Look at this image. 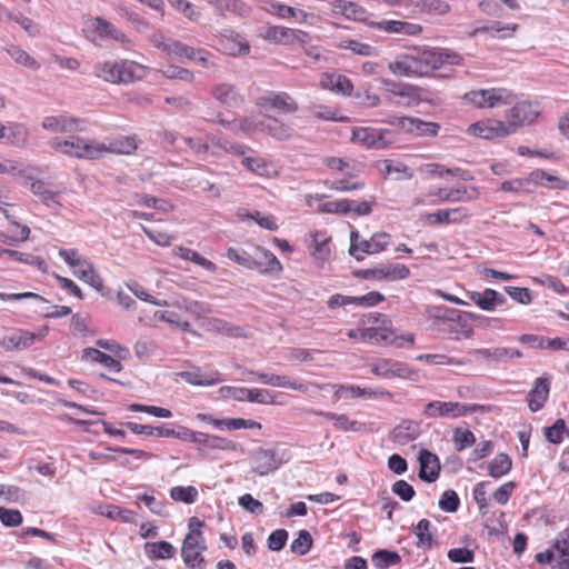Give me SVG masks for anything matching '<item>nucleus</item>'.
Returning a JSON list of instances; mask_svg holds the SVG:
<instances>
[{"mask_svg": "<svg viewBox=\"0 0 569 569\" xmlns=\"http://www.w3.org/2000/svg\"><path fill=\"white\" fill-rule=\"evenodd\" d=\"M252 461L254 463L252 471L259 476H267L282 465L276 450L264 448H258L252 452Z\"/></svg>", "mask_w": 569, "mask_h": 569, "instance_id": "obj_11", "label": "nucleus"}, {"mask_svg": "<svg viewBox=\"0 0 569 569\" xmlns=\"http://www.w3.org/2000/svg\"><path fill=\"white\" fill-rule=\"evenodd\" d=\"M170 497L174 501H181L183 503L191 505L198 498V490L193 486H177L170 489Z\"/></svg>", "mask_w": 569, "mask_h": 569, "instance_id": "obj_52", "label": "nucleus"}, {"mask_svg": "<svg viewBox=\"0 0 569 569\" xmlns=\"http://www.w3.org/2000/svg\"><path fill=\"white\" fill-rule=\"evenodd\" d=\"M223 396H228L238 401H250L258 403H273L274 397L266 389H249L244 387L224 386L220 389Z\"/></svg>", "mask_w": 569, "mask_h": 569, "instance_id": "obj_9", "label": "nucleus"}, {"mask_svg": "<svg viewBox=\"0 0 569 569\" xmlns=\"http://www.w3.org/2000/svg\"><path fill=\"white\" fill-rule=\"evenodd\" d=\"M512 468V460L507 453H498L489 463H488V473L492 478H500L507 473Z\"/></svg>", "mask_w": 569, "mask_h": 569, "instance_id": "obj_36", "label": "nucleus"}, {"mask_svg": "<svg viewBox=\"0 0 569 569\" xmlns=\"http://www.w3.org/2000/svg\"><path fill=\"white\" fill-rule=\"evenodd\" d=\"M518 29V24L516 23H506L493 22L490 26H481L475 29L473 33H490L492 38L506 39L513 34V32Z\"/></svg>", "mask_w": 569, "mask_h": 569, "instance_id": "obj_32", "label": "nucleus"}, {"mask_svg": "<svg viewBox=\"0 0 569 569\" xmlns=\"http://www.w3.org/2000/svg\"><path fill=\"white\" fill-rule=\"evenodd\" d=\"M431 523L427 519H421L413 529L418 538V543L430 547L432 545V535L429 532Z\"/></svg>", "mask_w": 569, "mask_h": 569, "instance_id": "obj_63", "label": "nucleus"}, {"mask_svg": "<svg viewBox=\"0 0 569 569\" xmlns=\"http://www.w3.org/2000/svg\"><path fill=\"white\" fill-rule=\"evenodd\" d=\"M417 8L423 13L443 16L450 11L449 3L442 0H419Z\"/></svg>", "mask_w": 569, "mask_h": 569, "instance_id": "obj_49", "label": "nucleus"}, {"mask_svg": "<svg viewBox=\"0 0 569 569\" xmlns=\"http://www.w3.org/2000/svg\"><path fill=\"white\" fill-rule=\"evenodd\" d=\"M459 505L460 499L455 490H446L439 500V508L446 512H456Z\"/></svg>", "mask_w": 569, "mask_h": 569, "instance_id": "obj_62", "label": "nucleus"}, {"mask_svg": "<svg viewBox=\"0 0 569 569\" xmlns=\"http://www.w3.org/2000/svg\"><path fill=\"white\" fill-rule=\"evenodd\" d=\"M178 376L182 380H184L186 382H188L192 386H201V387L214 386V385L223 381V379L220 377L219 373H216V377H203L201 375V371L199 368H197L196 370H192V371H181L178 373Z\"/></svg>", "mask_w": 569, "mask_h": 569, "instance_id": "obj_34", "label": "nucleus"}, {"mask_svg": "<svg viewBox=\"0 0 569 569\" xmlns=\"http://www.w3.org/2000/svg\"><path fill=\"white\" fill-rule=\"evenodd\" d=\"M440 126L437 122H427L419 118L415 119V126L410 132H416L420 137H435L437 136Z\"/></svg>", "mask_w": 569, "mask_h": 569, "instance_id": "obj_59", "label": "nucleus"}, {"mask_svg": "<svg viewBox=\"0 0 569 569\" xmlns=\"http://www.w3.org/2000/svg\"><path fill=\"white\" fill-rule=\"evenodd\" d=\"M430 196H436L442 202H459L465 200L472 199L471 196L468 194L466 188H452V189H442L439 188L436 191L430 192Z\"/></svg>", "mask_w": 569, "mask_h": 569, "instance_id": "obj_44", "label": "nucleus"}, {"mask_svg": "<svg viewBox=\"0 0 569 569\" xmlns=\"http://www.w3.org/2000/svg\"><path fill=\"white\" fill-rule=\"evenodd\" d=\"M401 561V557L397 551L379 549L372 555V562L378 569H387L396 566Z\"/></svg>", "mask_w": 569, "mask_h": 569, "instance_id": "obj_45", "label": "nucleus"}, {"mask_svg": "<svg viewBox=\"0 0 569 569\" xmlns=\"http://www.w3.org/2000/svg\"><path fill=\"white\" fill-rule=\"evenodd\" d=\"M550 379L539 377L535 381L533 388L528 393V407L531 412L541 410L549 398Z\"/></svg>", "mask_w": 569, "mask_h": 569, "instance_id": "obj_16", "label": "nucleus"}, {"mask_svg": "<svg viewBox=\"0 0 569 569\" xmlns=\"http://www.w3.org/2000/svg\"><path fill=\"white\" fill-rule=\"evenodd\" d=\"M82 138L79 136H72L69 139H61L59 137L52 138L49 141V144L52 149L58 152H61L69 157H74L79 159V151L81 148Z\"/></svg>", "mask_w": 569, "mask_h": 569, "instance_id": "obj_23", "label": "nucleus"}, {"mask_svg": "<svg viewBox=\"0 0 569 569\" xmlns=\"http://www.w3.org/2000/svg\"><path fill=\"white\" fill-rule=\"evenodd\" d=\"M29 130L22 123H11L8 126L6 141L9 144L14 147H24L28 142Z\"/></svg>", "mask_w": 569, "mask_h": 569, "instance_id": "obj_38", "label": "nucleus"}, {"mask_svg": "<svg viewBox=\"0 0 569 569\" xmlns=\"http://www.w3.org/2000/svg\"><path fill=\"white\" fill-rule=\"evenodd\" d=\"M335 396L338 398L345 399H353L358 397H372L376 396L377 392H373L371 388H360L359 386H343V385H335Z\"/></svg>", "mask_w": 569, "mask_h": 569, "instance_id": "obj_41", "label": "nucleus"}, {"mask_svg": "<svg viewBox=\"0 0 569 569\" xmlns=\"http://www.w3.org/2000/svg\"><path fill=\"white\" fill-rule=\"evenodd\" d=\"M93 73L111 83H129L134 78L133 64L129 61H104L94 64Z\"/></svg>", "mask_w": 569, "mask_h": 569, "instance_id": "obj_4", "label": "nucleus"}, {"mask_svg": "<svg viewBox=\"0 0 569 569\" xmlns=\"http://www.w3.org/2000/svg\"><path fill=\"white\" fill-rule=\"evenodd\" d=\"M355 201L341 199L337 201H328L319 206V211L325 213L347 214L351 212Z\"/></svg>", "mask_w": 569, "mask_h": 569, "instance_id": "obj_55", "label": "nucleus"}, {"mask_svg": "<svg viewBox=\"0 0 569 569\" xmlns=\"http://www.w3.org/2000/svg\"><path fill=\"white\" fill-rule=\"evenodd\" d=\"M553 548L558 552L559 559L553 565L555 569H569V530L558 535Z\"/></svg>", "mask_w": 569, "mask_h": 569, "instance_id": "obj_31", "label": "nucleus"}, {"mask_svg": "<svg viewBox=\"0 0 569 569\" xmlns=\"http://www.w3.org/2000/svg\"><path fill=\"white\" fill-rule=\"evenodd\" d=\"M241 164L248 170L261 177H271L276 173L270 163L261 157H244Z\"/></svg>", "mask_w": 569, "mask_h": 569, "instance_id": "obj_40", "label": "nucleus"}, {"mask_svg": "<svg viewBox=\"0 0 569 569\" xmlns=\"http://www.w3.org/2000/svg\"><path fill=\"white\" fill-rule=\"evenodd\" d=\"M6 51L17 63L23 67L31 70H38L40 68V63L20 47L10 46Z\"/></svg>", "mask_w": 569, "mask_h": 569, "instance_id": "obj_46", "label": "nucleus"}, {"mask_svg": "<svg viewBox=\"0 0 569 569\" xmlns=\"http://www.w3.org/2000/svg\"><path fill=\"white\" fill-rule=\"evenodd\" d=\"M333 426L337 430L342 431H362L366 429V425L356 420H350L347 415H338L333 421Z\"/></svg>", "mask_w": 569, "mask_h": 569, "instance_id": "obj_60", "label": "nucleus"}, {"mask_svg": "<svg viewBox=\"0 0 569 569\" xmlns=\"http://www.w3.org/2000/svg\"><path fill=\"white\" fill-rule=\"evenodd\" d=\"M312 249V254L317 260L326 261L330 254L329 239L322 232H315L309 246Z\"/></svg>", "mask_w": 569, "mask_h": 569, "instance_id": "obj_43", "label": "nucleus"}, {"mask_svg": "<svg viewBox=\"0 0 569 569\" xmlns=\"http://www.w3.org/2000/svg\"><path fill=\"white\" fill-rule=\"evenodd\" d=\"M312 543L313 540L310 532L302 529L298 532V537L291 542L290 549L298 556H305L311 550Z\"/></svg>", "mask_w": 569, "mask_h": 569, "instance_id": "obj_50", "label": "nucleus"}, {"mask_svg": "<svg viewBox=\"0 0 569 569\" xmlns=\"http://www.w3.org/2000/svg\"><path fill=\"white\" fill-rule=\"evenodd\" d=\"M256 252L250 269H257L261 273L268 274H279L282 271V264L271 251L257 247Z\"/></svg>", "mask_w": 569, "mask_h": 569, "instance_id": "obj_14", "label": "nucleus"}, {"mask_svg": "<svg viewBox=\"0 0 569 569\" xmlns=\"http://www.w3.org/2000/svg\"><path fill=\"white\" fill-rule=\"evenodd\" d=\"M529 182H533L536 184H547L550 183V188L566 190L569 188V181L563 180L557 176L550 174L542 169H536L531 171L528 176Z\"/></svg>", "mask_w": 569, "mask_h": 569, "instance_id": "obj_29", "label": "nucleus"}, {"mask_svg": "<svg viewBox=\"0 0 569 569\" xmlns=\"http://www.w3.org/2000/svg\"><path fill=\"white\" fill-rule=\"evenodd\" d=\"M266 101L272 107L282 112L291 113L298 110L297 102L287 92L274 93L268 97Z\"/></svg>", "mask_w": 569, "mask_h": 569, "instance_id": "obj_42", "label": "nucleus"}, {"mask_svg": "<svg viewBox=\"0 0 569 569\" xmlns=\"http://www.w3.org/2000/svg\"><path fill=\"white\" fill-rule=\"evenodd\" d=\"M351 141L367 149L381 150L392 143L391 131L371 127L353 128Z\"/></svg>", "mask_w": 569, "mask_h": 569, "instance_id": "obj_5", "label": "nucleus"}, {"mask_svg": "<svg viewBox=\"0 0 569 569\" xmlns=\"http://www.w3.org/2000/svg\"><path fill=\"white\" fill-rule=\"evenodd\" d=\"M486 406L477 403H460V402H446V401H430L425 406L423 415L428 418L463 417L471 412L486 411Z\"/></svg>", "mask_w": 569, "mask_h": 569, "instance_id": "obj_3", "label": "nucleus"}, {"mask_svg": "<svg viewBox=\"0 0 569 569\" xmlns=\"http://www.w3.org/2000/svg\"><path fill=\"white\" fill-rule=\"evenodd\" d=\"M453 443L455 448L458 451H462L476 442V437L472 431L461 428H456L453 430Z\"/></svg>", "mask_w": 569, "mask_h": 569, "instance_id": "obj_56", "label": "nucleus"}, {"mask_svg": "<svg viewBox=\"0 0 569 569\" xmlns=\"http://www.w3.org/2000/svg\"><path fill=\"white\" fill-rule=\"evenodd\" d=\"M565 433L569 436V431L563 419H557L552 426L543 429L546 439L553 445L561 443Z\"/></svg>", "mask_w": 569, "mask_h": 569, "instance_id": "obj_51", "label": "nucleus"}, {"mask_svg": "<svg viewBox=\"0 0 569 569\" xmlns=\"http://www.w3.org/2000/svg\"><path fill=\"white\" fill-rule=\"evenodd\" d=\"M212 96L222 104L228 107L237 106L239 94L234 86L229 83H220L212 89Z\"/></svg>", "mask_w": 569, "mask_h": 569, "instance_id": "obj_35", "label": "nucleus"}, {"mask_svg": "<svg viewBox=\"0 0 569 569\" xmlns=\"http://www.w3.org/2000/svg\"><path fill=\"white\" fill-rule=\"evenodd\" d=\"M181 557L187 567L192 569H204V558L197 549L190 547L181 548Z\"/></svg>", "mask_w": 569, "mask_h": 569, "instance_id": "obj_57", "label": "nucleus"}, {"mask_svg": "<svg viewBox=\"0 0 569 569\" xmlns=\"http://www.w3.org/2000/svg\"><path fill=\"white\" fill-rule=\"evenodd\" d=\"M137 149L134 137H123L114 139L107 146V152H116L121 154H130Z\"/></svg>", "mask_w": 569, "mask_h": 569, "instance_id": "obj_54", "label": "nucleus"}, {"mask_svg": "<svg viewBox=\"0 0 569 569\" xmlns=\"http://www.w3.org/2000/svg\"><path fill=\"white\" fill-rule=\"evenodd\" d=\"M389 234L386 232H377L368 240H361L359 254H375L383 251L389 244Z\"/></svg>", "mask_w": 569, "mask_h": 569, "instance_id": "obj_28", "label": "nucleus"}, {"mask_svg": "<svg viewBox=\"0 0 569 569\" xmlns=\"http://www.w3.org/2000/svg\"><path fill=\"white\" fill-rule=\"evenodd\" d=\"M171 305L197 317H201L209 311L208 305L184 297L176 299Z\"/></svg>", "mask_w": 569, "mask_h": 569, "instance_id": "obj_47", "label": "nucleus"}, {"mask_svg": "<svg viewBox=\"0 0 569 569\" xmlns=\"http://www.w3.org/2000/svg\"><path fill=\"white\" fill-rule=\"evenodd\" d=\"M80 120L64 116H49L42 120V128L52 132H72L79 129Z\"/></svg>", "mask_w": 569, "mask_h": 569, "instance_id": "obj_21", "label": "nucleus"}, {"mask_svg": "<svg viewBox=\"0 0 569 569\" xmlns=\"http://www.w3.org/2000/svg\"><path fill=\"white\" fill-rule=\"evenodd\" d=\"M31 192L38 197L43 204L49 208L57 209L61 203L57 200L59 191H53L48 188V183L42 180H36L31 183Z\"/></svg>", "mask_w": 569, "mask_h": 569, "instance_id": "obj_24", "label": "nucleus"}, {"mask_svg": "<svg viewBox=\"0 0 569 569\" xmlns=\"http://www.w3.org/2000/svg\"><path fill=\"white\" fill-rule=\"evenodd\" d=\"M420 423L413 420H403L390 432V439L401 446L408 445L420 436Z\"/></svg>", "mask_w": 569, "mask_h": 569, "instance_id": "obj_17", "label": "nucleus"}, {"mask_svg": "<svg viewBox=\"0 0 569 569\" xmlns=\"http://www.w3.org/2000/svg\"><path fill=\"white\" fill-rule=\"evenodd\" d=\"M420 465L418 477L426 482H435L439 478L440 461L437 455L428 449H421L418 455Z\"/></svg>", "mask_w": 569, "mask_h": 569, "instance_id": "obj_13", "label": "nucleus"}, {"mask_svg": "<svg viewBox=\"0 0 569 569\" xmlns=\"http://www.w3.org/2000/svg\"><path fill=\"white\" fill-rule=\"evenodd\" d=\"M249 375L254 377L258 381H260L263 385H269L272 387L289 388V389L298 390L301 392H306L308 390L307 385L299 382L297 380H292L288 376L264 373V372H258V371H253V370H250Z\"/></svg>", "mask_w": 569, "mask_h": 569, "instance_id": "obj_15", "label": "nucleus"}, {"mask_svg": "<svg viewBox=\"0 0 569 569\" xmlns=\"http://www.w3.org/2000/svg\"><path fill=\"white\" fill-rule=\"evenodd\" d=\"M34 343L31 332L19 330L18 333L7 336L0 341V346L7 351L23 350Z\"/></svg>", "mask_w": 569, "mask_h": 569, "instance_id": "obj_22", "label": "nucleus"}, {"mask_svg": "<svg viewBox=\"0 0 569 569\" xmlns=\"http://www.w3.org/2000/svg\"><path fill=\"white\" fill-rule=\"evenodd\" d=\"M0 256H7L11 259L19 261V262L36 266L42 272H47V269H48L47 262L39 256H33L30 253H24V252H20L17 250L3 249V248H0Z\"/></svg>", "mask_w": 569, "mask_h": 569, "instance_id": "obj_33", "label": "nucleus"}, {"mask_svg": "<svg viewBox=\"0 0 569 569\" xmlns=\"http://www.w3.org/2000/svg\"><path fill=\"white\" fill-rule=\"evenodd\" d=\"M74 274L82 280L83 282L88 283L92 288H94L97 291H102L103 289V281L102 278L96 272L93 264L84 260L83 264H80L74 270Z\"/></svg>", "mask_w": 569, "mask_h": 569, "instance_id": "obj_30", "label": "nucleus"}, {"mask_svg": "<svg viewBox=\"0 0 569 569\" xmlns=\"http://www.w3.org/2000/svg\"><path fill=\"white\" fill-rule=\"evenodd\" d=\"M467 217L462 208H453L447 210H438L426 214V221L433 224L456 223Z\"/></svg>", "mask_w": 569, "mask_h": 569, "instance_id": "obj_26", "label": "nucleus"}, {"mask_svg": "<svg viewBox=\"0 0 569 569\" xmlns=\"http://www.w3.org/2000/svg\"><path fill=\"white\" fill-rule=\"evenodd\" d=\"M107 152V146L96 140H86L82 138L79 159L94 160L101 158Z\"/></svg>", "mask_w": 569, "mask_h": 569, "instance_id": "obj_39", "label": "nucleus"}, {"mask_svg": "<svg viewBox=\"0 0 569 569\" xmlns=\"http://www.w3.org/2000/svg\"><path fill=\"white\" fill-rule=\"evenodd\" d=\"M509 92L506 89H481L467 92L465 99L478 108H493L506 104Z\"/></svg>", "mask_w": 569, "mask_h": 569, "instance_id": "obj_7", "label": "nucleus"}, {"mask_svg": "<svg viewBox=\"0 0 569 569\" xmlns=\"http://www.w3.org/2000/svg\"><path fill=\"white\" fill-rule=\"evenodd\" d=\"M258 127L260 131L278 140H287L292 136V129L290 126L284 124L277 118L270 116H266L262 120H260Z\"/></svg>", "mask_w": 569, "mask_h": 569, "instance_id": "obj_18", "label": "nucleus"}, {"mask_svg": "<svg viewBox=\"0 0 569 569\" xmlns=\"http://www.w3.org/2000/svg\"><path fill=\"white\" fill-rule=\"evenodd\" d=\"M381 320V325L371 326L370 328L361 329L360 331V340L368 341L372 343L386 342L389 345H395L398 348L403 346V341L406 340L410 345L413 343V336L408 335L407 337H397L392 331V322L389 318H379Z\"/></svg>", "mask_w": 569, "mask_h": 569, "instance_id": "obj_2", "label": "nucleus"}, {"mask_svg": "<svg viewBox=\"0 0 569 569\" xmlns=\"http://www.w3.org/2000/svg\"><path fill=\"white\" fill-rule=\"evenodd\" d=\"M83 358L93 362H98L112 372H120L123 368L119 360L96 348H86L83 350Z\"/></svg>", "mask_w": 569, "mask_h": 569, "instance_id": "obj_27", "label": "nucleus"}, {"mask_svg": "<svg viewBox=\"0 0 569 569\" xmlns=\"http://www.w3.org/2000/svg\"><path fill=\"white\" fill-rule=\"evenodd\" d=\"M426 90L421 87L408 83L400 94L398 96V100L390 101L403 106V107H417L420 102L429 101V99L425 96Z\"/></svg>", "mask_w": 569, "mask_h": 569, "instance_id": "obj_20", "label": "nucleus"}, {"mask_svg": "<svg viewBox=\"0 0 569 569\" xmlns=\"http://www.w3.org/2000/svg\"><path fill=\"white\" fill-rule=\"evenodd\" d=\"M179 257L184 260L192 261L193 263L211 272L216 271L217 269V266L212 261L208 260L207 258L200 256L197 251L189 248L180 247Z\"/></svg>", "mask_w": 569, "mask_h": 569, "instance_id": "obj_53", "label": "nucleus"}, {"mask_svg": "<svg viewBox=\"0 0 569 569\" xmlns=\"http://www.w3.org/2000/svg\"><path fill=\"white\" fill-rule=\"evenodd\" d=\"M263 8L268 13L274 14L281 19L297 17V10L290 6L277 1H267Z\"/></svg>", "mask_w": 569, "mask_h": 569, "instance_id": "obj_58", "label": "nucleus"}, {"mask_svg": "<svg viewBox=\"0 0 569 569\" xmlns=\"http://www.w3.org/2000/svg\"><path fill=\"white\" fill-rule=\"evenodd\" d=\"M539 114L540 109L537 102L521 101L516 103L507 113L509 131L515 133L520 127L533 123Z\"/></svg>", "mask_w": 569, "mask_h": 569, "instance_id": "obj_6", "label": "nucleus"}, {"mask_svg": "<svg viewBox=\"0 0 569 569\" xmlns=\"http://www.w3.org/2000/svg\"><path fill=\"white\" fill-rule=\"evenodd\" d=\"M166 49L169 56L176 57L180 62L193 60L206 66L210 56L204 49H196L177 40L170 42Z\"/></svg>", "mask_w": 569, "mask_h": 569, "instance_id": "obj_12", "label": "nucleus"}, {"mask_svg": "<svg viewBox=\"0 0 569 569\" xmlns=\"http://www.w3.org/2000/svg\"><path fill=\"white\" fill-rule=\"evenodd\" d=\"M138 499L142 501L152 513L161 517L168 516L169 512L167 510V503L164 501L157 500L153 496H149L147 493L139 496Z\"/></svg>", "mask_w": 569, "mask_h": 569, "instance_id": "obj_61", "label": "nucleus"}, {"mask_svg": "<svg viewBox=\"0 0 569 569\" xmlns=\"http://www.w3.org/2000/svg\"><path fill=\"white\" fill-rule=\"evenodd\" d=\"M463 57L453 51L437 48L416 49L390 62L389 70L398 77H425L443 64H462Z\"/></svg>", "mask_w": 569, "mask_h": 569, "instance_id": "obj_1", "label": "nucleus"}, {"mask_svg": "<svg viewBox=\"0 0 569 569\" xmlns=\"http://www.w3.org/2000/svg\"><path fill=\"white\" fill-rule=\"evenodd\" d=\"M320 83L322 88L343 96H350L353 90L351 80L343 74L323 73Z\"/></svg>", "mask_w": 569, "mask_h": 569, "instance_id": "obj_19", "label": "nucleus"}, {"mask_svg": "<svg viewBox=\"0 0 569 569\" xmlns=\"http://www.w3.org/2000/svg\"><path fill=\"white\" fill-rule=\"evenodd\" d=\"M292 34L293 29L281 26H273L266 30L264 39L280 44H291Z\"/></svg>", "mask_w": 569, "mask_h": 569, "instance_id": "obj_48", "label": "nucleus"}, {"mask_svg": "<svg viewBox=\"0 0 569 569\" xmlns=\"http://www.w3.org/2000/svg\"><path fill=\"white\" fill-rule=\"evenodd\" d=\"M468 132L488 140L512 134L511 131H509L508 123L495 119H487L472 123L470 124Z\"/></svg>", "mask_w": 569, "mask_h": 569, "instance_id": "obj_10", "label": "nucleus"}, {"mask_svg": "<svg viewBox=\"0 0 569 569\" xmlns=\"http://www.w3.org/2000/svg\"><path fill=\"white\" fill-rule=\"evenodd\" d=\"M144 549L148 556L154 559H169L176 555V548L164 540L147 542Z\"/></svg>", "mask_w": 569, "mask_h": 569, "instance_id": "obj_37", "label": "nucleus"}, {"mask_svg": "<svg viewBox=\"0 0 569 569\" xmlns=\"http://www.w3.org/2000/svg\"><path fill=\"white\" fill-rule=\"evenodd\" d=\"M377 168L385 176L395 174L396 180L411 179L413 177L412 170L402 162H396L392 160H381L378 162Z\"/></svg>", "mask_w": 569, "mask_h": 569, "instance_id": "obj_25", "label": "nucleus"}, {"mask_svg": "<svg viewBox=\"0 0 569 569\" xmlns=\"http://www.w3.org/2000/svg\"><path fill=\"white\" fill-rule=\"evenodd\" d=\"M409 269L401 263L396 264H387L381 268H372V269H359L355 270L352 274L357 278L361 279H388V280H401L406 279L409 276Z\"/></svg>", "mask_w": 569, "mask_h": 569, "instance_id": "obj_8", "label": "nucleus"}, {"mask_svg": "<svg viewBox=\"0 0 569 569\" xmlns=\"http://www.w3.org/2000/svg\"><path fill=\"white\" fill-rule=\"evenodd\" d=\"M288 531L286 529H277L272 531L268 539L267 546L271 551H280L284 548L288 540Z\"/></svg>", "mask_w": 569, "mask_h": 569, "instance_id": "obj_64", "label": "nucleus"}]
</instances>
